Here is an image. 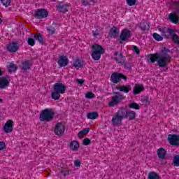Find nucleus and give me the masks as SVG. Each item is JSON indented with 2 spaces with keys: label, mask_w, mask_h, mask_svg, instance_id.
I'll return each mask as SVG.
<instances>
[{
  "label": "nucleus",
  "mask_w": 179,
  "mask_h": 179,
  "mask_svg": "<svg viewBox=\"0 0 179 179\" xmlns=\"http://www.w3.org/2000/svg\"><path fill=\"white\" fill-rule=\"evenodd\" d=\"M167 50H162L159 55H150L148 57V62L154 64V62H157L159 66L164 68L169 65L170 62V55L167 53Z\"/></svg>",
  "instance_id": "f257e3e1"
},
{
  "label": "nucleus",
  "mask_w": 179,
  "mask_h": 179,
  "mask_svg": "<svg viewBox=\"0 0 179 179\" xmlns=\"http://www.w3.org/2000/svg\"><path fill=\"white\" fill-rule=\"evenodd\" d=\"M66 92V87L65 85L57 83L53 85V91L51 93L52 99L53 100H59L61 94H64Z\"/></svg>",
  "instance_id": "f03ea898"
},
{
  "label": "nucleus",
  "mask_w": 179,
  "mask_h": 179,
  "mask_svg": "<svg viewBox=\"0 0 179 179\" xmlns=\"http://www.w3.org/2000/svg\"><path fill=\"white\" fill-rule=\"evenodd\" d=\"M54 115H55V113L52 108H45L41 111L39 120L41 122H50V121H52Z\"/></svg>",
  "instance_id": "7ed1b4c3"
},
{
  "label": "nucleus",
  "mask_w": 179,
  "mask_h": 179,
  "mask_svg": "<svg viewBox=\"0 0 179 179\" xmlns=\"http://www.w3.org/2000/svg\"><path fill=\"white\" fill-rule=\"evenodd\" d=\"M93 52L92 54V58L94 61H99L101 58V54H104V48L101 45L95 43L92 47Z\"/></svg>",
  "instance_id": "20e7f679"
},
{
  "label": "nucleus",
  "mask_w": 179,
  "mask_h": 179,
  "mask_svg": "<svg viewBox=\"0 0 179 179\" xmlns=\"http://www.w3.org/2000/svg\"><path fill=\"white\" fill-rule=\"evenodd\" d=\"M54 131L55 135H57L58 136L64 135V133L65 132V124L61 122L57 123Z\"/></svg>",
  "instance_id": "39448f33"
},
{
  "label": "nucleus",
  "mask_w": 179,
  "mask_h": 179,
  "mask_svg": "<svg viewBox=\"0 0 179 179\" xmlns=\"http://www.w3.org/2000/svg\"><path fill=\"white\" fill-rule=\"evenodd\" d=\"M110 79L113 83H118L121 81V79L127 80V77H125L123 74L120 73H113L111 75Z\"/></svg>",
  "instance_id": "423d86ee"
},
{
  "label": "nucleus",
  "mask_w": 179,
  "mask_h": 179,
  "mask_svg": "<svg viewBox=\"0 0 179 179\" xmlns=\"http://www.w3.org/2000/svg\"><path fill=\"white\" fill-rule=\"evenodd\" d=\"M168 141L169 142L170 145H172L173 146H178L179 136L176 134H169L168 136Z\"/></svg>",
  "instance_id": "0eeeda50"
},
{
  "label": "nucleus",
  "mask_w": 179,
  "mask_h": 179,
  "mask_svg": "<svg viewBox=\"0 0 179 179\" xmlns=\"http://www.w3.org/2000/svg\"><path fill=\"white\" fill-rule=\"evenodd\" d=\"M14 122L12 120H8L6 122L3 126V130L6 134H10L13 131Z\"/></svg>",
  "instance_id": "6e6552de"
},
{
  "label": "nucleus",
  "mask_w": 179,
  "mask_h": 179,
  "mask_svg": "<svg viewBox=\"0 0 179 179\" xmlns=\"http://www.w3.org/2000/svg\"><path fill=\"white\" fill-rule=\"evenodd\" d=\"M57 64L61 68H64V66H66L68 64H69V59H68V57L61 55L57 59Z\"/></svg>",
  "instance_id": "1a4fd4ad"
},
{
  "label": "nucleus",
  "mask_w": 179,
  "mask_h": 179,
  "mask_svg": "<svg viewBox=\"0 0 179 179\" xmlns=\"http://www.w3.org/2000/svg\"><path fill=\"white\" fill-rule=\"evenodd\" d=\"M35 16L38 19H44L48 16V12L45 9H38L35 12Z\"/></svg>",
  "instance_id": "9d476101"
},
{
  "label": "nucleus",
  "mask_w": 179,
  "mask_h": 179,
  "mask_svg": "<svg viewBox=\"0 0 179 179\" xmlns=\"http://www.w3.org/2000/svg\"><path fill=\"white\" fill-rule=\"evenodd\" d=\"M131 38V31L127 29H123L120 34V39L122 41H127Z\"/></svg>",
  "instance_id": "9b49d317"
},
{
  "label": "nucleus",
  "mask_w": 179,
  "mask_h": 179,
  "mask_svg": "<svg viewBox=\"0 0 179 179\" xmlns=\"http://www.w3.org/2000/svg\"><path fill=\"white\" fill-rule=\"evenodd\" d=\"M80 148V144L77 141H72L69 143V148L72 152H78Z\"/></svg>",
  "instance_id": "f8f14e48"
},
{
  "label": "nucleus",
  "mask_w": 179,
  "mask_h": 179,
  "mask_svg": "<svg viewBox=\"0 0 179 179\" xmlns=\"http://www.w3.org/2000/svg\"><path fill=\"white\" fill-rule=\"evenodd\" d=\"M10 80L8 77L0 78V89H5L9 86Z\"/></svg>",
  "instance_id": "ddd939ff"
},
{
  "label": "nucleus",
  "mask_w": 179,
  "mask_h": 179,
  "mask_svg": "<svg viewBox=\"0 0 179 179\" xmlns=\"http://www.w3.org/2000/svg\"><path fill=\"white\" fill-rule=\"evenodd\" d=\"M7 50L10 52H16L19 50V45L16 42H13L7 46Z\"/></svg>",
  "instance_id": "4468645a"
},
{
  "label": "nucleus",
  "mask_w": 179,
  "mask_h": 179,
  "mask_svg": "<svg viewBox=\"0 0 179 179\" xmlns=\"http://www.w3.org/2000/svg\"><path fill=\"white\" fill-rule=\"evenodd\" d=\"M121 100H122V96L120 95L113 96L111 101L109 102V106H110L111 107L116 106V104H118L119 102L121 101Z\"/></svg>",
  "instance_id": "2eb2a0df"
},
{
  "label": "nucleus",
  "mask_w": 179,
  "mask_h": 179,
  "mask_svg": "<svg viewBox=\"0 0 179 179\" xmlns=\"http://www.w3.org/2000/svg\"><path fill=\"white\" fill-rule=\"evenodd\" d=\"M72 66L79 69L83 66V61L80 60L79 58H76L73 59Z\"/></svg>",
  "instance_id": "dca6fc26"
},
{
  "label": "nucleus",
  "mask_w": 179,
  "mask_h": 179,
  "mask_svg": "<svg viewBox=\"0 0 179 179\" xmlns=\"http://www.w3.org/2000/svg\"><path fill=\"white\" fill-rule=\"evenodd\" d=\"M143 90H145V87L141 84H136L133 89V93L134 94H139V93L143 92Z\"/></svg>",
  "instance_id": "f3484780"
},
{
  "label": "nucleus",
  "mask_w": 179,
  "mask_h": 179,
  "mask_svg": "<svg viewBox=\"0 0 179 179\" xmlns=\"http://www.w3.org/2000/svg\"><path fill=\"white\" fill-rule=\"evenodd\" d=\"M157 153L159 159H163L166 157V154L167 153V151H166L164 148H161L157 150Z\"/></svg>",
  "instance_id": "a211bd4d"
},
{
  "label": "nucleus",
  "mask_w": 179,
  "mask_h": 179,
  "mask_svg": "<svg viewBox=\"0 0 179 179\" xmlns=\"http://www.w3.org/2000/svg\"><path fill=\"white\" fill-rule=\"evenodd\" d=\"M122 122V119L120 117L117 116V115L113 117L112 124H113L114 125H121Z\"/></svg>",
  "instance_id": "6ab92c4d"
},
{
  "label": "nucleus",
  "mask_w": 179,
  "mask_h": 179,
  "mask_svg": "<svg viewBox=\"0 0 179 179\" xmlns=\"http://www.w3.org/2000/svg\"><path fill=\"white\" fill-rule=\"evenodd\" d=\"M116 115L119 116L122 120H124V118H126L127 117V110L124 108H121L117 111Z\"/></svg>",
  "instance_id": "aec40b11"
},
{
  "label": "nucleus",
  "mask_w": 179,
  "mask_h": 179,
  "mask_svg": "<svg viewBox=\"0 0 179 179\" xmlns=\"http://www.w3.org/2000/svg\"><path fill=\"white\" fill-rule=\"evenodd\" d=\"M110 34L112 37H117L120 34V28L113 27L110 31Z\"/></svg>",
  "instance_id": "412c9836"
},
{
  "label": "nucleus",
  "mask_w": 179,
  "mask_h": 179,
  "mask_svg": "<svg viewBox=\"0 0 179 179\" xmlns=\"http://www.w3.org/2000/svg\"><path fill=\"white\" fill-rule=\"evenodd\" d=\"M117 89L120 92H124V93H129V90H131V86L122 85V86L117 87Z\"/></svg>",
  "instance_id": "4be33fe9"
},
{
  "label": "nucleus",
  "mask_w": 179,
  "mask_h": 179,
  "mask_svg": "<svg viewBox=\"0 0 179 179\" xmlns=\"http://www.w3.org/2000/svg\"><path fill=\"white\" fill-rule=\"evenodd\" d=\"M169 20L172 23H178V15L176 13L169 14Z\"/></svg>",
  "instance_id": "5701e85b"
},
{
  "label": "nucleus",
  "mask_w": 179,
  "mask_h": 179,
  "mask_svg": "<svg viewBox=\"0 0 179 179\" xmlns=\"http://www.w3.org/2000/svg\"><path fill=\"white\" fill-rule=\"evenodd\" d=\"M99 117V113L97 112H92L87 114V120H96Z\"/></svg>",
  "instance_id": "b1692460"
},
{
  "label": "nucleus",
  "mask_w": 179,
  "mask_h": 179,
  "mask_svg": "<svg viewBox=\"0 0 179 179\" xmlns=\"http://www.w3.org/2000/svg\"><path fill=\"white\" fill-rule=\"evenodd\" d=\"M148 179H160V176H159V173L155 171H150L148 173Z\"/></svg>",
  "instance_id": "393cba45"
},
{
  "label": "nucleus",
  "mask_w": 179,
  "mask_h": 179,
  "mask_svg": "<svg viewBox=\"0 0 179 179\" xmlns=\"http://www.w3.org/2000/svg\"><path fill=\"white\" fill-rule=\"evenodd\" d=\"M36 40H37V36L32 35L30 38H28V44L33 47L36 44Z\"/></svg>",
  "instance_id": "a878e982"
},
{
  "label": "nucleus",
  "mask_w": 179,
  "mask_h": 179,
  "mask_svg": "<svg viewBox=\"0 0 179 179\" xmlns=\"http://www.w3.org/2000/svg\"><path fill=\"white\" fill-rule=\"evenodd\" d=\"M126 117L131 120H135L136 118V113H135V111H128L126 113Z\"/></svg>",
  "instance_id": "bb28decb"
},
{
  "label": "nucleus",
  "mask_w": 179,
  "mask_h": 179,
  "mask_svg": "<svg viewBox=\"0 0 179 179\" xmlns=\"http://www.w3.org/2000/svg\"><path fill=\"white\" fill-rule=\"evenodd\" d=\"M115 55L116 56L115 58H116L117 62H118L119 64H121L122 62H124V56H122V54L115 52Z\"/></svg>",
  "instance_id": "cd10ccee"
},
{
  "label": "nucleus",
  "mask_w": 179,
  "mask_h": 179,
  "mask_svg": "<svg viewBox=\"0 0 179 179\" xmlns=\"http://www.w3.org/2000/svg\"><path fill=\"white\" fill-rule=\"evenodd\" d=\"M31 66V62L30 61H25L22 63V71H27V69H30Z\"/></svg>",
  "instance_id": "c85d7f7f"
},
{
  "label": "nucleus",
  "mask_w": 179,
  "mask_h": 179,
  "mask_svg": "<svg viewBox=\"0 0 179 179\" xmlns=\"http://www.w3.org/2000/svg\"><path fill=\"white\" fill-rule=\"evenodd\" d=\"M60 12H62L63 13H65V12H68V6L66 5H64L62 3H60L58 6H57Z\"/></svg>",
  "instance_id": "c756f323"
},
{
  "label": "nucleus",
  "mask_w": 179,
  "mask_h": 179,
  "mask_svg": "<svg viewBox=\"0 0 179 179\" xmlns=\"http://www.w3.org/2000/svg\"><path fill=\"white\" fill-rule=\"evenodd\" d=\"M7 68L10 72H15V71L17 69L16 65H15L13 63H8Z\"/></svg>",
  "instance_id": "7c9ffc66"
},
{
  "label": "nucleus",
  "mask_w": 179,
  "mask_h": 179,
  "mask_svg": "<svg viewBox=\"0 0 179 179\" xmlns=\"http://www.w3.org/2000/svg\"><path fill=\"white\" fill-rule=\"evenodd\" d=\"M89 131H90L89 128H85L81 130L78 134V137L82 138L83 136H85V135H87V134H89Z\"/></svg>",
  "instance_id": "2f4dec72"
},
{
  "label": "nucleus",
  "mask_w": 179,
  "mask_h": 179,
  "mask_svg": "<svg viewBox=\"0 0 179 179\" xmlns=\"http://www.w3.org/2000/svg\"><path fill=\"white\" fill-rule=\"evenodd\" d=\"M149 24L147 22L143 21L140 24V28L141 30H149Z\"/></svg>",
  "instance_id": "473e14b6"
},
{
  "label": "nucleus",
  "mask_w": 179,
  "mask_h": 179,
  "mask_svg": "<svg viewBox=\"0 0 179 179\" xmlns=\"http://www.w3.org/2000/svg\"><path fill=\"white\" fill-rule=\"evenodd\" d=\"M152 37L155 38V40H156V41H163V37L157 33H154L152 35Z\"/></svg>",
  "instance_id": "72a5a7b5"
},
{
  "label": "nucleus",
  "mask_w": 179,
  "mask_h": 179,
  "mask_svg": "<svg viewBox=\"0 0 179 179\" xmlns=\"http://www.w3.org/2000/svg\"><path fill=\"white\" fill-rule=\"evenodd\" d=\"M129 108H134V110H139V105L136 103H131L129 104Z\"/></svg>",
  "instance_id": "f704fd0d"
},
{
  "label": "nucleus",
  "mask_w": 179,
  "mask_h": 179,
  "mask_svg": "<svg viewBox=\"0 0 179 179\" xmlns=\"http://www.w3.org/2000/svg\"><path fill=\"white\" fill-rule=\"evenodd\" d=\"M1 2L6 8L10 6V0H1Z\"/></svg>",
  "instance_id": "c9c22d12"
},
{
  "label": "nucleus",
  "mask_w": 179,
  "mask_h": 179,
  "mask_svg": "<svg viewBox=\"0 0 179 179\" xmlns=\"http://www.w3.org/2000/svg\"><path fill=\"white\" fill-rule=\"evenodd\" d=\"M85 98L86 99H94V94L92 92H87L85 94Z\"/></svg>",
  "instance_id": "e433bc0d"
},
{
  "label": "nucleus",
  "mask_w": 179,
  "mask_h": 179,
  "mask_svg": "<svg viewBox=\"0 0 179 179\" xmlns=\"http://www.w3.org/2000/svg\"><path fill=\"white\" fill-rule=\"evenodd\" d=\"M173 164H175L176 167L179 166V155H176L173 157Z\"/></svg>",
  "instance_id": "4c0bfd02"
},
{
  "label": "nucleus",
  "mask_w": 179,
  "mask_h": 179,
  "mask_svg": "<svg viewBox=\"0 0 179 179\" xmlns=\"http://www.w3.org/2000/svg\"><path fill=\"white\" fill-rule=\"evenodd\" d=\"M126 2L129 6H134L136 5V0H126Z\"/></svg>",
  "instance_id": "58836bf2"
},
{
  "label": "nucleus",
  "mask_w": 179,
  "mask_h": 179,
  "mask_svg": "<svg viewBox=\"0 0 179 179\" xmlns=\"http://www.w3.org/2000/svg\"><path fill=\"white\" fill-rule=\"evenodd\" d=\"M82 164V162H80V160H79V159H76L75 161H74V166H75V167H78V168H79V167H80V165Z\"/></svg>",
  "instance_id": "ea45409f"
},
{
  "label": "nucleus",
  "mask_w": 179,
  "mask_h": 179,
  "mask_svg": "<svg viewBox=\"0 0 179 179\" xmlns=\"http://www.w3.org/2000/svg\"><path fill=\"white\" fill-rule=\"evenodd\" d=\"M173 40L176 44H179V37L176 34L173 36Z\"/></svg>",
  "instance_id": "a19ab883"
},
{
  "label": "nucleus",
  "mask_w": 179,
  "mask_h": 179,
  "mask_svg": "<svg viewBox=\"0 0 179 179\" xmlns=\"http://www.w3.org/2000/svg\"><path fill=\"white\" fill-rule=\"evenodd\" d=\"M83 143L85 146H87V145H90V139H89L88 138H85L83 141Z\"/></svg>",
  "instance_id": "79ce46f5"
},
{
  "label": "nucleus",
  "mask_w": 179,
  "mask_h": 179,
  "mask_svg": "<svg viewBox=\"0 0 179 179\" xmlns=\"http://www.w3.org/2000/svg\"><path fill=\"white\" fill-rule=\"evenodd\" d=\"M6 148V144L3 141H0V150H3Z\"/></svg>",
  "instance_id": "37998d69"
},
{
  "label": "nucleus",
  "mask_w": 179,
  "mask_h": 179,
  "mask_svg": "<svg viewBox=\"0 0 179 179\" xmlns=\"http://www.w3.org/2000/svg\"><path fill=\"white\" fill-rule=\"evenodd\" d=\"M49 34H54L55 33V29L52 27H50L48 29Z\"/></svg>",
  "instance_id": "c03bdc74"
},
{
  "label": "nucleus",
  "mask_w": 179,
  "mask_h": 179,
  "mask_svg": "<svg viewBox=\"0 0 179 179\" xmlns=\"http://www.w3.org/2000/svg\"><path fill=\"white\" fill-rule=\"evenodd\" d=\"M36 40L41 43L43 44V36L41 35H38L36 36Z\"/></svg>",
  "instance_id": "a18cd8bd"
},
{
  "label": "nucleus",
  "mask_w": 179,
  "mask_h": 179,
  "mask_svg": "<svg viewBox=\"0 0 179 179\" xmlns=\"http://www.w3.org/2000/svg\"><path fill=\"white\" fill-rule=\"evenodd\" d=\"M61 174L64 175V177H66V176H69V171L62 170L61 171Z\"/></svg>",
  "instance_id": "49530a36"
},
{
  "label": "nucleus",
  "mask_w": 179,
  "mask_h": 179,
  "mask_svg": "<svg viewBox=\"0 0 179 179\" xmlns=\"http://www.w3.org/2000/svg\"><path fill=\"white\" fill-rule=\"evenodd\" d=\"M77 83H78V85L82 86V85H83V83H85V80H83L82 79H77Z\"/></svg>",
  "instance_id": "de8ad7c7"
},
{
  "label": "nucleus",
  "mask_w": 179,
  "mask_h": 179,
  "mask_svg": "<svg viewBox=\"0 0 179 179\" xmlns=\"http://www.w3.org/2000/svg\"><path fill=\"white\" fill-rule=\"evenodd\" d=\"M134 52H136V54H139V48L134 47Z\"/></svg>",
  "instance_id": "09e8293b"
},
{
  "label": "nucleus",
  "mask_w": 179,
  "mask_h": 179,
  "mask_svg": "<svg viewBox=\"0 0 179 179\" xmlns=\"http://www.w3.org/2000/svg\"><path fill=\"white\" fill-rule=\"evenodd\" d=\"M83 5H85V6L89 5V2L86 1H84L82 2Z\"/></svg>",
  "instance_id": "8fccbe9b"
},
{
  "label": "nucleus",
  "mask_w": 179,
  "mask_h": 179,
  "mask_svg": "<svg viewBox=\"0 0 179 179\" xmlns=\"http://www.w3.org/2000/svg\"><path fill=\"white\" fill-rule=\"evenodd\" d=\"M99 34V31H96L95 33H94V36H97Z\"/></svg>",
  "instance_id": "3c124183"
},
{
  "label": "nucleus",
  "mask_w": 179,
  "mask_h": 179,
  "mask_svg": "<svg viewBox=\"0 0 179 179\" xmlns=\"http://www.w3.org/2000/svg\"><path fill=\"white\" fill-rule=\"evenodd\" d=\"M0 76H2V70L0 69Z\"/></svg>",
  "instance_id": "603ef678"
},
{
  "label": "nucleus",
  "mask_w": 179,
  "mask_h": 179,
  "mask_svg": "<svg viewBox=\"0 0 179 179\" xmlns=\"http://www.w3.org/2000/svg\"><path fill=\"white\" fill-rule=\"evenodd\" d=\"M164 31H162V36H164Z\"/></svg>",
  "instance_id": "864d4df0"
},
{
  "label": "nucleus",
  "mask_w": 179,
  "mask_h": 179,
  "mask_svg": "<svg viewBox=\"0 0 179 179\" xmlns=\"http://www.w3.org/2000/svg\"><path fill=\"white\" fill-rule=\"evenodd\" d=\"M2 24V20L0 18V24Z\"/></svg>",
  "instance_id": "5fc2aeb1"
},
{
  "label": "nucleus",
  "mask_w": 179,
  "mask_h": 179,
  "mask_svg": "<svg viewBox=\"0 0 179 179\" xmlns=\"http://www.w3.org/2000/svg\"><path fill=\"white\" fill-rule=\"evenodd\" d=\"M164 71H167V69H166Z\"/></svg>",
  "instance_id": "6e6d98bb"
},
{
  "label": "nucleus",
  "mask_w": 179,
  "mask_h": 179,
  "mask_svg": "<svg viewBox=\"0 0 179 179\" xmlns=\"http://www.w3.org/2000/svg\"><path fill=\"white\" fill-rule=\"evenodd\" d=\"M52 1H55V0H52Z\"/></svg>",
  "instance_id": "4d7b16f0"
}]
</instances>
